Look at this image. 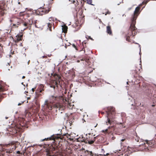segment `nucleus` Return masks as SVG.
<instances>
[{
	"instance_id": "nucleus-5",
	"label": "nucleus",
	"mask_w": 156,
	"mask_h": 156,
	"mask_svg": "<svg viewBox=\"0 0 156 156\" xmlns=\"http://www.w3.org/2000/svg\"><path fill=\"white\" fill-rule=\"evenodd\" d=\"M100 152L101 154H98L97 156H108L109 154V153H106L104 149L103 148L101 149Z\"/></svg>"
},
{
	"instance_id": "nucleus-21",
	"label": "nucleus",
	"mask_w": 156,
	"mask_h": 156,
	"mask_svg": "<svg viewBox=\"0 0 156 156\" xmlns=\"http://www.w3.org/2000/svg\"><path fill=\"white\" fill-rule=\"evenodd\" d=\"M106 13L107 14H110V12L109 11H108Z\"/></svg>"
},
{
	"instance_id": "nucleus-11",
	"label": "nucleus",
	"mask_w": 156,
	"mask_h": 156,
	"mask_svg": "<svg viewBox=\"0 0 156 156\" xmlns=\"http://www.w3.org/2000/svg\"><path fill=\"white\" fill-rule=\"evenodd\" d=\"M87 3L90 5H93L91 4L92 2V0H86Z\"/></svg>"
},
{
	"instance_id": "nucleus-38",
	"label": "nucleus",
	"mask_w": 156,
	"mask_h": 156,
	"mask_svg": "<svg viewBox=\"0 0 156 156\" xmlns=\"http://www.w3.org/2000/svg\"><path fill=\"white\" fill-rule=\"evenodd\" d=\"M51 107L50 108V109H50V110H51Z\"/></svg>"
},
{
	"instance_id": "nucleus-16",
	"label": "nucleus",
	"mask_w": 156,
	"mask_h": 156,
	"mask_svg": "<svg viewBox=\"0 0 156 156\" xmlns=\"http://www.w3.org/2000/svg\"><path fill=\"white\" fill-rule=\"evenodd\" d=\"M53 20V18L52 17H50L49 18V21H51V20Z\"/></svg>"
},
{
	"instance_id": "nucleus-35",
	"label": "nucleus",
	"mask_w": 156,
	"mask_h": 156,
	"mask_svg": "<svg viewBox=\"0 0 156 156\" xmlns=\"http://www.w3.org/2000/svg\"><path fill=\"white\" fill-rule=\"evenodd\" d=\"M51 97H52V98H54V97L53 96H51Z\"/></svg>"
},
{
	"instance_id": "nucleus-23",
	"label": "nucleus",
	"mask_w": 156,
	"mask_h": 156,
	"mask_svg": "<svg viewBox=\"0 0 156 156\" xmlns=\"http://www.w3.org/2000/svg\"><path fill=\"white\" fill-rule=\"evenodd\" d=\"M89 38L90 39H91V40H93L92 38H91L90 36H89Z\"/></svg>"
},
{
	"instance_id": "nucleus-24",
	"label": "nucleus",
	"mask_w": 156,
	"mask_h": 156,
	"mask_svg": "<svg viewBox=\"0 0 156 156\" xmlns=\"http://www.w3.org/2000/svg\"><path fill=\"white\" fill-rule=\"evenodd\" d=\"M17 153H18V154H20V151H17Z\"/></svg>"
},
{
	"instance_id": "nucleus-34",
	"label": "nucleus",
	"mask_w": 156,
	"mask_h": 156,
	"mask_svg": "<svg viewBox=\"0 0 156 156\" xmlns=\"http://www.w3.org/2000/svg\"><path fill=\"white\" fill-rule=\"evenodd\" d=\"M23 12H20V14L21 13H23Z\"/></svg>"
},
{
	"instance_id": "nucleus-7",
	"label": "nucleus",
	"mask_w": 156,
	"mask_h": 156,
	"mask_svg": "<svg viewBox=\"0 0 156 156\" xmlns=\"http://www.w3.org/2000/svg\"><path fill=\"white\" fill-rule=\"evenodd\" d=\"M20 23L22 24L25 27L23 29V31H24L25 29L27 28L28 23L26 22H24L23 20H21L20 21Z\"/></svg>"
},
{
	"instance_id": "nucleus-8",
	"label": "nucleus",
	"mask_w": 156,
	"mask_h": 156,
	"mask_svg": "<svg viewBox=\"0 0 156 156\" xmlns=\"http://www.w3.org/2000/svg\"><path fill=\"white\" fill-rule=\"evenodd\" d=\"M22 37V35H17L16 36V39L15 40V42H18L21 40V38Z\"/></svg>"
},
{
	"instance_id": "nucleus-25",
	"label": "nucleus",
	"mask_w": 156,
	"mask_h": 156,
	"mask_svg": "<svg viewBox=\"0 0 156 156\" xmlns=\"http://www.w3.org/2000/svg\"><path fill=\"white\" fill-rule=\"evenodd\" d=\"M32 91H34V88H32Z\"/></svg>"
},
{
	"instance_id": "nucleus-41",
	"label": "nucleus",
	"mask_w": 156,
	"mask_h": 156,
	"mask_svg": "<svg viewBox=\"0 0 156 156\" xmlns=\"http://www.w3.org/2000/svg\"><path fill=\"white\" fill-rule=\"evenodd\" d=\"M22 83V84H23V83Z\"/></svg>"
},
{
	"instance_id": "nucleus-37",
	"label": "nucleus",
	"mask_w": 156,
	"mask_h": 156,
	"mask_svg": "<svg viewBox=\"0 0 156 156\" xmlns=\"http://www.w3.org/2000/svg\"><path fill=\"white\" fill-rule=\"evenodd\" d=\"M75 2V1H73V2Z\"/></svg>"
},
{
	"instance_id": "nucleus-42",
	"label": "nucleus",
	"mask_w": 156,
	"mask_h": 156,
	"mask_svg": "<svg viewBox=\"0 0 156 156\" xmlns=\"http://www.w3.org/2000/svg\"><path fill=\"white\" fill-rule=\"evenodd\" d=\"M119 4H118V5H119Z\"/></svg>"
},
{
	"instance_id": "nucleus-39",
	"label": "nucleus",
	"mask_w": 156,
	"mask_h": 156,
	"mask_svg": "<svg viewBox=\"0 0 156 156\" xmlns=\"http://www.w3.org/2000/svg\"><path fill=\"white\" fill-rule=\"evenodd\" d=\"M20 2H18V4H20Z\"/></svg>"
},
{
	"instance_id": "nucleus-47",
	"label": "nucleus",
	"mask_w": 156,
	"mask_h": 156,
	"mask_svg": "<svg viewBox=\"0 0 156 156\" xmlns=\"http://www.w3.org/2000/svg\"><path fill=\"white\" fill-rule=\"evenodd\" d=\"M103 131V132H104V130H103V131Z\"/></svg>"
},
{
	"instance_id": "nucleus-32",
	"label": "nucleus",
	"mask_w": 156,
	"mask_h": 156,
	"mask_svg": "<svg viewBox=\"0 0 156 156\" xmlns=\"http://www.w3.org/2000/svg\"><path fill=\"white\" fill-rule=\"evenodd\" d=\"M29 61H30V60H29V61H28V62H27V64H29Z\"/></svg>"
},
{
	"instance_id": "nucleus-18",
	"label": "nucleus",
	"mask_w": 156,
	"mask_h": 156,
	"mask_svg": "<svg viewBox=\"0 0 156 156\" xmlns=\"http://www.w3.org/2000/svg\"><path fill=\"white\" fill-rule=\"evenodd\" d=\"M125 140V138H123V139H121V141H124V140Z\"/></svg>"
},
{
	"instance_id": "nucleus-26",
	"label": "nucleus",
	"mask_w": 156,
	"mask_h": 156,
	"mask_svg": "<svg viewBox=\"0 0 156 156\" xmlns=\"http://www.w3.org/2000/svg\"><path fill=\"white\" fill-rule=\"evenodd\" d=\"M25 78V76H23V77H22V79H23V78Z\"/></svg>"
},
{
	"instance_id": "nucleus-19",
	"label": "nucleus",
	"mask_w": 156,
	"mask_h": 156,
	"mask_svg": "<svg viewBox=\"0 0 156 156\" xmlns=\"http://www.w3.org/2000/svg\"><path fill=\"white\" fill-rule=\"evenodd\" d=\"M10 117V116H8V117L6 116L5 117V118L6 119H7L9 118Z\"/></svg>"
},
{
	"instance_id": "nucleus-27",
	"label": "nucleus",
	"mask_w": 156,
	"mask_h": 156,
	"mask_svg": "<svg viewBox=\"0 0 156 156\" xmlns=\"http://www.w3.org/2000/svg\"><path fill=\"white\" fill-rule=\"evenodd\" d=\"M97 125H98V124H97L96 125H95V126H94V127H96L97 126Z\"/></svg>"
},
{
	"instance_id": "nucleus-9",
	"label": "nucleus",
	"mask_w": 156,
	"mask_h": 156,
	"mask_svg": "<svg viewBox=\"0 0 156 156\" xmlns=\"http://www.w3.org/2000/svg\"><path fill=\"white\" fill-rule=\"evenodd\" d=\"M107 32L109 34H112V31L109 26H107Z\"/></svg>"
},
{
	"instance_id": "nucleus-20",
	"label": "nucleus",
	"mask_w": 156,
	"mask_h": 156,
	"mask_svg": "<svg viewBox=\"0 0 156 156\" xmlns=\"http://www.w3.org/2000/svg\"><path fill=\"white\" fill-rule=\"evenodd\" d=\"M44 57L46 58L47 57V56H46L44 55V56H43L42 57V58H44Z\"/></svg>"
},
{
	"instance_id": "nucleus-45",
	"label": "nucleus",
	"mask_w": 156,
	"mask_h": 156,
	"mask_svg": "<svg viewBox=\"0 0 156 156\" xmlns=\"http://www.w3.org/2000/svg\"><path fill=\"white\" fill-rule=\"evenodd\" d=\"M26 93H27V92L25 91Z\"/></svg>"
},
{
	"instance_id": "nucleus-40",
	"label": "nucleus",
	"mask_w": 156,
	"mask_h": 156,
	"mask_svg": "<svg viewBox=\"0 0 156 156\" xmlns=\"http://www.w3.org/2000/svg\"><path fill=\"white\" fill-rule=\"evenodd\" d=\"M0 89H2L1 88H0Z\"/></svg>"
},
{
	"instance_id": "nucleus-36",
	"label": "nucleus",
	"mask_w": 156,
	"mask_h": 156,
	"mask_svg": "<svg viewBox=\"0 0 156 156\" xmlns=\"http://www.w3.org/2000/svg\"><path fill=\"white\" fill-rule=\"evenodd\" d=\"M107 13H106L105 14V15H107Z\"/></svg>"
},
{
	"instance_id": "nucleus-10",
	"label": "nucleus",
	"mask_w": 156,
	"mask_h": 156,
	"mask_svg": "<svg viewBox=\"0 0 156 156\" xmlns=\"http://www.w3.org/2000/svg\"><path fill=\"white\" fill-rule=\"evenodd\" d=\"M94 142L93 140H91L90 139H89L86 141V143H88L90 144H91L94 143Z\"/></svg>"
},
{
	"instance_id": "nucleus-22",
	"label": "nucleus",
	"mask_w": 156,
	"mask_h": 156,
	"mask_svg": "<svg viewBox=\"0 0 156 156\" xmlns=\"http://www.w3.org/2000/svg\"><path fill=\"white\" fill-rule=\"evenodd\" d=\"M61 107H62V106L61 105H59V109H61Z\"/></svg>"
},
{
	"instance_id": "nucleus-28",
	"label": "nucleus",
	"mask_w": 156,
	"mask_h": 156,
	"mask_svg": "<svg viewBox=\"0 0 156 156\" xmlns=\"http://www.w3.org/2000/svg\"><path fill=\"white\" fill-rule=\"evenodd\" d=\"M21 105V104H20V103H19V104H18V105Z\"/></svg>"
},
{
	"instance_id": "nucleus-4",
	"label": "nucleus",
	"mask_w": 156,
	"mask_h": 156,
	"mask_svg": "<svg viewBox=\"0 0 156 156\" xmlns=\"http://www.w3.org/2000/svg\"><path fill=\"white\" fill-rule=\"evenodd\" d=\"M130 28H131V31H132V35H131L130 37L129 36H128L126 38V40L127 41H128L129 42H130V37H132L133 36H134L136 34L135 33V26H134V27H133V26H131V25H130Z\"/></svg>"
},
{
	"instance_id": "nucleus-30",
	"label": "nucleus",
	"mask_w": 156,
	"mask_h": 156,
	"mask_svg": "<svg viewBox=\"0 0 156 156\" xmlns=\"http://www.w3.org/2000/svg\"><path fill=\"white\" fill-rule=\"evenodd\" d=\"M90 154H92V151H90Z\"/></svg>"
},
{
	"instance_id": "nucleus-6",
	"label": "nucleus",
	"mask_w": 156,
	"mask_h": 156,
	"mask_svg": "<svg viewBox=\"0 0 156 156\" xmlns=\"http://www.w3.org/2000/svg\"><path fill=\"white\" fill-rule=\"evenodd\" d=\"M49 11L50 10H49V9H46L45 8H43L42 9H40L39 10V11L40 12H43V13L41 14L40 13V15H42L43 14H45L48 13Z\"/></svg>"
},
{
	"instance_id": "nucleus-15",
	"label": "nucleus",
	"mask_w": 156,
	"mask_h": 156,
	"mask_svg": "<svg viewBox=\"0 0 156 156\" xmlns=\"http://www.w3.org/2000/svg\"><path fill=\"white\" fill-rule=\"evenodd\" d=\"M50 25H51V23H48V27L50 28V30H51V29H50V27H51Z\"/></svg>"
},
{
	"instance_id": "nucleus-44",
	"label": "nucleus",
	"mask_w": 156,
	"mask_h": 156,
	"mask_svg": "<svg viewBox=\"0 0 156 156\" xmlns=\"http://www.w3.org/2000/svg\"><path fill=\"white\" fill-rule=\"evenodd\" d=\"M61 130H60V132H61Z\"/></svg>"
},
{
	"instance_id": "nucleus-31",
	"label": "nucleus",
	"mask_w": 156,
	"mask_h": 156,
	"mask_svg": "<svg viewBox=\"0 0 156 156\" xmlns=\"http://www.w3.org/2000/svg\"><path fill=\"white\" fill-rule=\"evenodd\" d=\"M107 130H108V129H106L105 130V131H107Z\"/></svg>"
},
{
	"instance_id": "nucleus-2",
	"label": "nucleus",
	"mask_w": 156,
	"mask_h": 156,
	"mask_svg": "<svg viewBox=\"0 0 156 156\" xmlns=\"http://www.w3.org/2000/svg\"><path fill=\"white\" fill-rule=\"evenodd\" d=\"M114 112H113L112 113L111 112V111H110L107 114V117L108 120V122L109 124H111V122L112 121V119L113 118V115H114Z\"/></svg>"
},
{
	"instance_id": "nucleus-29",
	"label": "nucleus",
	"mask_w": 156,
	"mask_h": 156,
	"mask_svg": "<svg viewBox=\"0 0 156 156\" xmlns=\"http://www.w3.org/2000/svg\"><path fill=\"white\" fill-rule=\"evenodd\" d=\"M146 142L147 143H148V140H146Z\"/></svg>"
},
{
	"instance_id": "nucleus-3",
	"label": "nucleus",
	"mask_w": 156,
	"mask_h": 156,
	"mask_svg": "<svg viewBox=\"0 0 156 156\" xmlns=\"http://www.w3.org/2000/svg\"><path fill=\"white\" fill-rule=\"evenodd\" d=\"M60 133H57L55 134H53L49 138H45L43 139H42L41 140V141H44L45 140H48V139L50 140H55L56 139H58V138H60V137L58 136L59 135H60Z\"/></svg>"
},
{
	"instance_id": "nucleus-13",
	"label": "nucleus",
	"mask_w": 156,
	"mask_h": 156,
	"mask_svg": "<svg viewBox=\"0 0 156 156\" xmlns=\"http://www.w3.org/2000/svg\"><path fill=\"white\" fill-rule=\"evenodd\" d=\"M63 136H66V137L68 138L69 136H70V135H69V134H68V133H65V134H64L63 135Z\"/></svg>"
},
{
	"instance_id": "nucleus-46",
	"label": "nucleus",
	"mask_w": 156,
	"mask_h": 156,
	"mask_svg": "<svg viewBox=\"0 0 156 156\" xmlns=\"http://www.w3.org/2000/svg\"><path fill=\"white\" fill-rule=\"evenodd\" d=\"M140 62H141V60L140 61Z\"/></svg>"
},
{
	"instance_id": "nucleus-17",
	"label": "nucleus",
	"mask_w": 156,
	"mask_h": 156,
	"mask_svg": "<svg viewBox=\"0 0 156 156\" xmlns=\"http://www.w3.org/2000/svg\"><path fill=\"white\" fill-rule=\"evenodd\" d=\"M38 145L39 146H41V145L40 144V145H37V144H34L32 147H34L35 145Z\"/></svg>"
},
{
	"instance_id": "nucleus-43",
	"label": "nucleus",
	"mask_w": 156,
	"mask_h": 156,
	"mask_svg": "<svg viewBox=\"0 0 156 156\" xmlns=\"http://www.w3.org/2000/svg\"><path fill=\"white\" fill-rule=\"evenodd\" d=\"M141 48H140V51Z\"/></svg>"
},
{
	"instance_id": "nucleus-1",
	"label": "nucleus",
	"mask_w": 156,
	"mask_h": 156,
	"mask_svg": "<svg viewBox=\"0 0 156 156\" xmlns=\"http://www.w3.org/2000/svg\"><path fill=\"white\" fill-rule=\"evenodd\" d=\"M140 7H137L134 12L133 15L131 17V26H133L134 27V25L136 23V20L139 13Z\"/></svg>"
},
{
	"instance_id": "nucleus-14",
	"label": "nucleus",
	"mask_w": 156,
	"mask_h": 156,
	"mask_svg": "<svg viewBox=\"0 0 156 156\" xmlns=\"http://www.w3.org/2000/svg\"><path fill=\"white\" fill-rule=\"evenodd\" d=\"M95 138H96V137L92 136L91 137V140H93V142H94L95 140Z\"/></svg>"
},
{
	"instance_id": "nucleus-33",
	"label": "nucleus",
	"mask_w": 156,
	"mask_h": 156,
	"mask_svg": "<svg viewBox=\"0 0 156 156\" xmlns=\"http://www.w3.org/2000/svg\"><path fill=\"white\" fill-rule=\"evenodd\" d=\"M112 112H113L114 111V109H113V108H112Z\"/></svg>"
},
{
	"instance_id": "nucleus-12",
	"label": "nucleus",
	"mask_w": 156,
	"mask_h": 156,
	"mask_svg": "<svg viewBox=\"0 0 156 156\" xmlns=\"http://www.w3.org/2000/svg\"><path fill=\"white\" fill-rule=\"evenodd\" d=\"M48 102V100H46L45 101L44 104L45 105H46L47 107H48V105L47 103Z\"/></svg>"
}]
</instances>
